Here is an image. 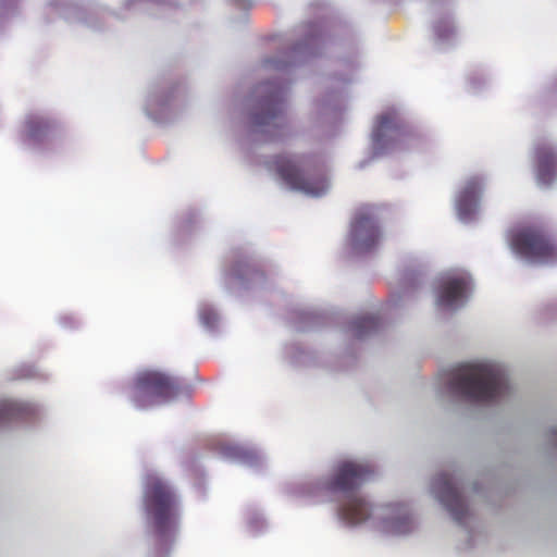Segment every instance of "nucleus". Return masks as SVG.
<instances>
[{"label": "nucleus", "instance_id": "nucleus-1", "mask_svg": "<svg viewBox=\"0 0 557 557\" xmlns=\"http://www.w3.org/2000/svg\"><path fill=\"white\" fill-rule=\"evenodd\" d=\"M449 388L469 401L492 403L506 394L508 382L499 366L473 362L460 364L451 371Z\"/></svg>", "mask_w": 557, "mask_h": 557}, {"label": "nucleus", "instance_id": "nucleus-2", "mask_svg": "<svg viewBox=\"0 0 557 557\" xmlns=\"http://www.w3.org/2000/svg\"><path fill=\"white\" fill-rule=\"evenodd\" d=\"M143 507L156 541L171 542L178 529V500L172 486L157 474L144 481Z\"/></svg>", "mask_w": 557, "mask_h": 557}, {"label": "nucleus", "instance_id": "nucleus-3", "mask_svg": "<svg viewBox=\"0 0 557 557\" xmlns=\"http://www.w3.org/2000/svg\"><path fill=\"white\" fill-rule=\"evenodd\" d=\"M374 474V469L367 462L342 461L334 469L332 476L325 483L327 491L342 493L346 500L338 508L339 518L350 525L367 521L371 515L368 502L356 495L363 483Z\"/></svg>", "mask_w": 557, "mask_h": 557}, {"label": "nucleus", "instance_id": "nucleus-4", "mask_svg": "<svg viewBox=\"0 0 557 557\" xmlns=\"http://www.w3.org/2000/svg\"><path fill=\"white\" fill-rule=\"evenodd\" d=\"M509 245L520 258L531 263L557 261V242L546 224L540 221L524 222L510 231Z\"/></svg>", "mask_w": 557, "mask_h": 557}, {"label": "nucleus", "instance_id": "nucleus-5", "mask_svg": "<svg viewBox=\"0 0 557 557\" xmlns=\"http://www.w3.org/2000/svg\"><path fill=\"white\" fill-rule=\"evenodd\" d=\"M180 389L177 379L158 371H145L134 381L131 398L138 408H146L175 397Z\"/></svg>", "mask_w": 557, "mask_h": 557}, {"label": "nucleus", "instance_id": "nucleus-6", "mask_svg": "<svg viewBox=\"0 0 557 557\" xmlns=\"http://www.w3.org/2000/svg\"><path fill=\"white\" fill-rule=\"evenodd\" d=\"M273 169L283 182L292 189L305 193L311 196H320L329 187L324 175L320 173L305 172L298 161L286 156H276L270 162Z\"/></svg>", "mask_w": 557, "mask_h": 557}, {"label": "nucleus", "instance_id": "nucleus-7", "mask_svg": "<svg viewBox=\"0 0 557 557\" xmlns=\"http://www.w3.org/2000/svg\"><path fill=\"white\" fill-rule=\"evenodd\" d=\"M381 237L374 208L364 206L359 208L354 216L350 227L352 246L358 251H368L373 248Z\"/></svg>", "mask_w": 557, "mask_h": 557}, {"label": "nucleus", "instance_id": "nucleus-8", "mask_svg": "<svg viewBox=\"0 0 557 557\" xmlns=\"http://www.w3.org/2000/svg\"><path fill=\"white\" fill-rule=\"evenodd\" d=\"M433 488L437 498L451 513L453 518L461 523L467 516V506L453 476L444 473L437 475L434 479Z\"/></svg>", "mask_w": 557, "mask_h": 557}, {"label": "nucleus", "instance_id": "nucleus-9", "mask_svg": "<svg viewBox=\"0 0 557 557\" xmlns=\"http://www.w3.org/2000/svg\"><path fill=\"white\" fill-rule=\"evenodd\" d=\"M283 111V101L272 97L268 98L262 101L260 111L253 114V124L260 128L261 133L273 138L278 135L277 131L285 126Z\"/></svg>", "mask_w": 557, "mask_h": 557}, {"label": "nucleus", "instance_id": "nucleus-10", "mask_svg": "<svg viewBox=\"0 0 557 557\" xmlns=\"http://www.w3.org/2000/svg\"><path fill=\"white\" fill-rule=\"evenodd\" d=\"M483 191V180L480 176L468 178L458 193L456 209L460 220L469 221L476 212Z\"/></svg>", "mask_w": 557, "mask_h": 557}, {"label": "nucleus", "instance_id": "nucleus-11", "mask_svg": "<svg viewBox=\"0 0 557 557\" xmlns=\"http://www.w3.org/2000/svg\"><path fill=\"white\" fill-rule=\"evenodd\" d=\"M470 290V280L466 276L448 277L442 284L436 305L445 309H456L463 304Z\"/></svg>", "mask_w": 557, "mask_h": 557}, {"label": "nucleus", "instance_id": "nucleus-12", "mask_svg": "<svg viewBox=\"0 0 557 557\" xmlns=\"http://www.w3.org/2000/svg\"><path fill=\"white\" fill-rule=\"evenodd\" d=\"M403 127V121L394 110L386 111L377 116L372 133L373 144L376 148H383V141L387 133L398 132Z\"/></svg>", "mask_w": 557, "mask_h": 557}, {"label": "nucleus", "instance_id": "nucleus-13", "mask_svg": "<svg viewBox=\"0 0 557 557\" xmlns=\"http://www.w3.org/2000/svg\"><path fill=\"white\" fill-rule=\"evenodd\" d=\"M25 125L26 138L34 143L42 141L55 128L54 121L40 115H29Z\"/></svg>", "mask_w": 557, "mask_h": 557}, {"label": "nucleus", "instance_id": "nucleus-14", "mask_svg": "<svg viewBox=\"0 0 557 557\" xmlns=\"http://www.w3.org/2000/svg\"><path fill=\"white\" fill-rule=\"evenodd\" d=\"M537 180L542 184H549L556 176L557 157L549 149H540L537 152Z\"/></svg>", "mask_w": 557, "mask_h": 557}, {"label": "nucleus", "instance_id": "nucleus-15", "mask_svg": "<svg viewBox=\"0 0 557 557\" xmlns=\"http://www.w3.org/2000/svg\"><path fill=\"white\" fill-rule=\"evenodd\" d=\"M379 327V320L372 315H361L355 318L350 323L354 336L362 338Z\"/></svg>", "mask_w": 557, "mask_h": 557}, {"label": "nucleus", "instance_id": "nucleus-16", "mask_svg": "<svg viewBox=\"0 0 557 557\" xmlns=\"http://www.w3.org/2000/svg\"><path fill=\"white\" fill-rule=\"evenodd\" d=\"M21 408L14 403H3L0 405V413L3 418H16L20 417Z\"/></svg>", "mask_w": 557, "mask_h": 557}, {"label": "nucleus", "instance_id": "nucleus-17", "mask_svg": "<svg viewBox=\"0 0 557 557\" xmlns=\"http://www.w3.org/2000/svg\"><path fill=\"white\" fill-rule=\"evenodd\" d=\"M200 321L203 325L208 326V327H213L215 326L216 322H218V314L211 310V309H202L200 311Z\"/></svg>", "mask_w": 557, "mask_h": 557}, {"label": "nucleus", "instance_id": "nucleus-18", "mask_svg": "<svg viewBox=\"0 0 557 557\" xmlns=\"http://www.w3.org/2000/svg\"><path fill=\"white\" fill-rule=\"evenodd\" d=\"M232 2L238 9H249L252 5L251 0H232Z\"/></svg>", "mask_w": 557, "mask_h": 557}, {"label": "nucleus", "instance_id": "nucleus-19", "mask_svg": "<svg viewBox=\"0 0 557 557\" xmlns=\"http://www.w3.org/2000/svg\"><path fill=\"white\" fill-rule=\"evenodd\" d=\"M401 525L403 527H393L395 532L397 533H403V532H406L408 530V524H409V518L406 516L401 519Z\"/></svg>", "mask_w": 557, "mask_h": 557}, {"label": "nucleus", "instance_id": "nucleus-20", "mask_svg": "<svg viewBox=\"0 0 557 557\" xmlns=\"http://www.w3.org/2000/svg\"><path fill=\"white\" fill-rule=\"evenodd\" d=\"M267 64H268L269 67H273V69H277V70L283 69L282 63L280 61H276V60H268Z\"/></svg>", "mask_w": 557, "mask_h": 557}, {"label": "nucleus", "instance_id": "nucleus-21", "mask_svg": "<svg viewBox=\"0 0 557 557\" xmlns=\"http://www.w3.org/2000/svg\"><path fill=\"white\" fill-rule=\"evenodd\" d=\"M554 437H555V440L557 441V430H556V431H554Z\"/></svg>", "mask_w": 557, "mask_h": 557}]
</instances>
